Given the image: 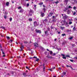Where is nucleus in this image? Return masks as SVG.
I'll list each match as a JSON object with an SVG mask.
<instances>
[{
	"mask_svg": "<svg viewBox=\"0 0 77 77\" xmlns=\"http://www.w3.org/2000/svg\"><path fill=\"white\" fill-rule=\"evenodd\" d=\"M11 73L12 74H14V72H12Z\"/></svg>",
	"mask_w": 77,
	"mask_h": 77,
	"instance_id": "63",
	"label": "nucleus"
},
{
	"mask_svg": "<svg viewBox=\"0 0 77 77\" xmlns=\"http://www.w3.org/2000/svg\"><path fill=\"white\" fill-rule=\"evenodd\" d=\"M24 12V10L23 9H21L20 11H19V12H20V13H23V12Z\"/></svg>",
	"mask_w": 77,
	"mask_h": 77,
	"instance_id": "5",
	"label": "nucleus"
},
{
	"mask_svg": "<svg viewBox=\"0 0 77 77\" xmlns=\"http://www.w3.org/2000/svg\"><path fill=\"white\" fill-rule=\"evenodd\" d=\"M56 53H54L52 55V56H55L56 55Z\"/></svg>",
	"mask_w": 77,
	"mask_h": 77,
	"instance_id": "32",
	"label": "nucleus"
},
{
	"mask_svg": "<svg viewBox=\"0 0 77 77\" xmlns=\"http://www.w3.org/2000/svg\"><path fill=\"white\" fill-rule=\"evenodd\" d=\"M7 39H10V37L9 36H7Z\"/></svg>",
	"mask_w": 77,
	"mask_h": 77,
	"instance_id": "37",
	"label": "nucleus"
},
{
	"mask_svg": "<svg viewBox=\"0 0 77 77\" xmlns=\"http://www.w3.org/2000/svg\"><path fill=\"white\" fill-rule=\"evenodd\" d=\"M46 22H48V20H47V19H45V20H44L43 21V23H46Z\"/></svg>",
	"mask_w": 77,
	"mask_h": 77,
	"instance_id": "9",
	"label": "nucleus"
},
{
	"mask_svg": "<svg viewBox=\"0 0 77 77\" xmlns=\"http://www.w3.org/2000/svg\"><path fill=\"white\" fill-rule=\"evenodd\" d=\"M63 74L64 75H65L66 74V72H63Z\"/></svg>",
	"mask_w": 77,
	"mask_h": 77,
	"instance_id": "21",
	"label": "nucleus"
},
{
	"mask_svg": "<svg viewBox=\"0 0 77 77\" xmlns=\"http://www.w3.org/2000/svg\"><path fill=\"white\" fill-rule=\"evenodd\" d=\"M45 33V35H48V31H44Z\"/></svg>",
	"mask_w": 77,
	"mask_h": 77,
	"instance_id": "12",
	"label": "nucleus"
},
{
	"mask_svg": "<svg viewBox=\"0 0 77 77\" xmlns=\"http://www.w3.org/2000/svg\"><path fill=\"white\" fill-rule=\"evenodd\" d=\"M41 49L42 50H45V49L44 48H42V47H41Z\"/></svg>",
	"mask_w": 77,
	"mask_h": 77,
	"instance_id": "36",
	"label": "nucleus"
},
{
	"mask_svg": "<svg viewBox=\"0 0 77 77\" xmlns=\"http://www.w3.org/2000/svg\"><path fill=\"white\" fill-rule=\"evenodd\" d=\"M60 27L61 29H62V30H63V29H65V27H62V26H60Z\"/></svg>",
	"mask_w": 77,
	"mask_h": 77,
	"instance_id": "18",
	"label": "nucleus"
},
{
	"mask_svg": "<svg viewBox=\"0 0 77 77\" xmlns=\"http://www.w3.org/2000/svg\"><path fill=\"white\" fill-rule=\"evenodd\" d=\"M63 23H66V24H68V23L66 22V21H65V20H63Z\"/></svg>",
	"mask_w": 77,
	"mask_h": 77,
	"instance_id": "19",
	"label": "nucleus"
},
{
	"mask_svg": "<svg viewBox=\"0 0 77 77\" xmlns=\"http://www.w3.org/2000/svg\"><path fill=\"white\" fill-rule=\"evenodd\" d=\"M24 44H27V43H28V42H26L25 41L24 42Z\"/></svg>",
	"mask_w": 77,
	"mask_h": 77,
	"instance_id": "40",
	"label": "nucleus"
},
{
	"mask_svg": "<svg viewBox=\"0 0 77 77\" xmlns=\"http://www.w3.org/2000/svg\"><path fill=\"white\" fill-rule=\"evenodd\" d=\"M71 24H72V22L70 21L69 22V24L70 25Z\"/></svg>",
	"mask_w": 77,
	"mask_h": 77,
	"instance_id": "26",
	"label": "nucleus"
},
{
	"mask_svg": "<svg viewBox=\"0 0 77 77\" xmlns=\"http://www.w3.org/2000/svg\"><path fill=\"white\" fill-rule=\"evenodd\" d=\"M51 29H54V27L52 26H51Z\"/></svg>",
	"mask_w": 77,
	"mask_h": 77,
	"instance_id": "45",
	"label": "nucleus"
},
{
	"mask_svg": "<svg viewBox=\"0 0 77 77\" xmlns=\"http://www.w3.org/2000/svg\"><path fill=\"white\" fill-rule=\"evenodd\" d=\"M61 56H65V55L63 54H62Z\"/></svg>",
	"mask_w": 77,
	"mask_h": 77,
	"instance_id": "64",
	"label": "nucleus"
},
{
	"mask_svg": "<svg viewBox=\"0 0 77 77\" xmlns=\"http://www.w3.org/2000/svg\"><path fill=\"white\" fill-rule=\"evenodd\" d=\"M66 57H70L68 55H66Z\"/></svg>",
	"mask_w": 77,
	"mask_h": 77,
	"instance_id": "41",
	"label": "nucleus"
},
{
	"mask_svg": "<svg viewBox=\"0 0 77 77\" xmlns=\"http://www.w3.org/2000/svg\"><path fill=\"white\" fill-rule=\"evenodd\" d=\"M35 31L36 33H41V30H38V29H35Z\"/></svg>",
	"mask_w": 77,
	"mask_h": 77,
	"instance_id": "3",
	"label": "nucleus"
},
{
	"mask_svg": "<svg viewBox=\"0 0 77 77\" xmlns=\"http://www.w3.org/2000/svg\"><path fill=\"white\" fill-rule=\"evenodd\" d=\"M2 54H5V53L3 52V51H2Z\"/></svg>",
	"mask_w": 77,
	"mask_h": 77,
	"instance_id": "53",
	"label": "nucleus"
},
{
	"mask_svg": "<svg viewBox=\"0 0 77 77\" xmlns=\"http://www.w3.org/2000/svg\"><path fill=\"white\" fill-rule=\"evenodd\" d=\"M47 30L48 31H50V28L48 27L47 28Z\"/></svg>",
	"mask_w": 77,
	"mask_h": 77,
	"instance_id": "38",
	"label": "nucleus"
},
{
	"mask_svg": "<svg viewBox=\"0 0 77 77\" xmlns=\"http://www.w3.org/2000/svg\"><path fill=\"white\" fill-rule=\"evenodd\" d=\"M67 12H69V13H70V11H69V10H68Z\"/></svg>",
	"mask_w": 77,
	"mask_h": 77,
	"instance_id": "48",
	"label": "nucleus"
},
{
	"mask_svg": "<svg viewBox=\"0 0 77 77\" xmlns=\"http://www.w3.org/2000/svg\"><path fill=\"white\" fill-rule=\"evenodd\" d=\"M29 15L30 16H32V14H33V11L32 10H30L29 11Z\"/></svg>",
	"mask_w": 77,
	"mask_h": 77,
	"instance_id": "2",
	"label": "nucleus"
},
{
	"mask_svg": "<svg viewBox=\"0 0 77 77\" xmlns=\"http://www.w3.org/2000/svg\"><path fill=\"white\" fill-rule=\"evenodd\" d=\"M44 16V13H43L42 12H41V17H43Z\"/></svg>",
	"mask_w": 77,
	"mask_h": 77,
	"instance_id": "10",
	"label": "nucleus"
},
{
	"mask_svg": "<svg viewBox=\"0 0 77 77\" xmlns=\"http://www.w3.org/2000/svg\"><path fill=\"white\" fill-rule=\"evenodd\" d=\"M21 8V7H19L18 8V9H20Z\"/></svg>",
	"mask_w": 77,
	"mask_h": 77,
	"instance_id": "46",
	"label": "nucleus"
},
{
	"mask_svg": "<svg viewBox=\"0 0 77 77\" xmlns=\"http://www.w3.org/2000/svg\"><path fill=\"white\" fill-rule=\"evenodd\" d=\"M47 57H48V58H50V59H52V58H53V57H48V56H47Z\"/></svg>",
	"mask_w": 77,
	"mask_h": 77,
	"instance_id": "17",
	"label": "nucleus"
},
{
	"mask_svg": "<svg viewBox=\"0 0 77 77\" xmlns=\"http://www.w3.org/2000/svg\"><path fill=\"white\" fill-rule=\"evenodd\" d=\"M1 27L2 29H5V27H4L3 26H1Z\"/></svg>",
	"mask_w": 77,
	"mask_h": 77,
	"instance_id": "29",
	"label": "nucleus"
},
{
	"mask_svg": "<svg viewBox=\"0 0 77 77\" xmlns=\"http://www.w3.org/2000/svg\"><path fill=\"white\" fill-rule=\"evenodd\" d=\"M10 21H12V17H10Z\"/></svg>",
	"mask_w": 77,
	"mask_h": 77,
	"instance_id": "27",
	"label": "nucleus"
},
{
	"mask_svg": "<svg viewBox=\"0 0 77 77\" xmlns=\"http://www.w3.org/2000/svg\"><path fill=\"white\" fill-rule=\"evenodd\" d=\"M39 60V59H38V58H37V59L36 60H35L37 62H38V60Z\"/></svg>",
	"mask_w": 77,
	"mask_h": 77,
	"instance_id": "47",
	"label": "nucleus"
},
{
	"mask_svg": "<svg viewBox=\"0 0 77 77\" xmlns=\"http://www.w3.org/2000/svg\"><path fill=\"white\" fill-rule=\"evenodd\" d=\"M72 47H74V45H75L74 44H72Z\"/></svg>",
	"mask_w": 77,
	"mask_h": 77,
	"instance_id": "55",
	"label": "nucleus"
},
{
	"mask_svg": "<svg viewBox=\"0 0 77 77\" xmlns=\"http://www.w3.org/2000/svg\"><path fill=\"white\" fill-rule=\"evenodd\" d=\"M7 18V17L6 16L4 15V18H5V19H6Z\"/></svg>",
	"mask_w": 77,
	"mask_h": 77,
	"instance_id": "43",
	"label": "nucleus"
},
{
	"mask_svg": "<svg viewBox=\"0 0 77 77\" xmlns=\"http://www.w3.org/2000/svg\"><path fill=\"white\" fill-rule=\"evenodd\" d=\"M50 54L52 55L53 54V51H50Z\"/></svg>",
	"mask_w": 77,
	"mask_h": 77,
	"instance_id": "20",
	"label": "nucleus"
},
{
	"mask_svg": "<svg viewBox=\"0 0 77 77\" xmlns=\"http://www.w3.org/2000/svg\"><path fill=\"white\" fill-rule=\"evenodd\" d=\"M40 5H43V2H41V3H39L38 4Z\"/></svg>",
	"mask_w": 77,
	"mask_h": 77,
	"instance_id": "31",
	"label": "nucleus"
},
{
	"mask_svg": "<svg viewBox=\"0 0 77 77\" xmlns=\"http://www.w3.org/2000/svg\"><path fill=\"white\" fill-rule=\"evenodd\" d=\"M34 45L35 47H38V44L37 43H34Z\"/></svg>",
	"mask_w": 77,
	"mask_h": 77,
	"instance_id": "4",
	"label": "nucleus"
},
{
	"mask_svg": "<svg viewBox=\"0 0 77 77\" xmlns=\"http://www.w3.org/2000/svg\"><path fill=\"white\" fill-rule=\"evenodd\" d=\"M45 54H47V52H45Z\"/></svg>",
	"mask_w": 77,
	"mask_h": 77,
	"instance_id": "54",
	"label": "nucleus"
},
{
	"mask_svg": "<svg viewBox=\"0 0 77 77\" xmlns=\"http://www.w3.org/2000/svg\"><path fill=\"white\" fill-rule=\"evenodd\" d=\"M73 39V37H71L69 38V39L70 40H71V39Z\"/></svg>",
	"mask_w": 77,
	"mask_h": 77,
	"instance_id": "22",
	"label": "nucleus"
},
{
	"mask_svg": "<svg viewBox=\"0 0 77 77\" xmlns=\"http://www.w3.org/2000/svg\"><path fill=\"white\" fill-rule=\"evenodd\" d=\"M29 21H32V19H29Z\"/></svg>",
	"mask_w": 77,
	"mask_h": 77,
	"instance_id": "34",
	"label": "nucleus"
},
{
	"mask_svg": "<svg viewBox=\"0 0 77 77\" xmlns=\"http://www.w3.org/2000/svg\"><path fill=\"white\" fill-rule=\"evenodd\" d=\"M73 15H75V14H76V12L75 11L74 12V11H73Z\"/></svg>",
	"mask_w": 77,
	"mask_h": 77,
	"instance_id": "30",
	"label": "nucleus"
},
{
	"mask_svg": "<svg viewBox=\"0 0 77 77\" xmlns=\"http://www.w3.org/2000/svg\"><path fill=\"white\" fill-rule=\"evenodd\" d=\"M68 2V0H64V2L66 3V4H67V3Z\"/></svg>",
	"mask_w": 77,
	"mask_h": 77,
	"instance_id": "15",
	"label": "nucleus"
},
{
	"mask_svg": "<svg viewBox=\"0 0 77 77\" xmlns=\"http://www.w3.org/2000/svg\"><path fill=\"white\" fill-rule=\"evenodd\" d=\"M76 8H77L75 7H73V9H74V10H75V9H76Z\"/></svg>",
	"mask_w": 77,
	"mask_h": 77,
	"instance_id": "42",
	"label": "nucleus"
},
{
	"mask_svg": "<svg viewBox=\"0 0 77 77\" xmlns=\"http://www.w3.org/2000/svg\"><path fill=\"white\" fill-rule=\"evenodd\" d=\"M53 13H50L49 14V15H48V17H51L53 15Z\"/></svg>",
	"mask_w": 77,
	"mask_h": 77,
	"instance_id": "11",
	"label": "nucleus"
},
{
	"mask_svg": "<svg viewBox=\"0 0 77 77\" xmlns=\"http://www.w3.org/2000/svg\"><path fill=\"white\" fill-rule=\"evenodd\" d=\"M52 21H53L54 22H56V19H54L52 20Z\"/></svg>",
	"mask_w": 77,
	"mask_h": 77,
	"instance_id": "25",
	"label": "nucleus"
},
{
	"mask_svg": "<svg viewBox=\"0 0 77 77\" xmlns=\"http://www.w3.org/2000/svg\"><path fill=\"white\" fill-rule=\"evenodd\" d=\"M45 67H44L43 68V71L44 72L45 71Z\"/></svg>",
	"mask_w": 77,
	"mask_h": 77,
	"instance_id": "23",
	"label": "nucleus"
},
{
	"mask_svg": "<svg viewBox=\"0 0 77 77\" xmlns=\"http://www.w3.org/2000/svg\"><path fill=\"white\" fill-rule=\"evenodd\" d=\"M68 8L69 9V8H71V9L72 8V7H71V6H69Z\"/></svg>",
	"mask_w": 77,
	"mask_h": 77,
	"instance_id": "49",
	"label": "nucleus"
},
{
	"mask_svg": "<svg viewBox=\"0 0 77 77\" xmlns=\"http://www.w3.org/2000/svg\"><path fill=\"white\" fill-rule=\"evenodd\" d=\"M36 5H34V8H36Z\"/></svg>",
	"mask_w": 77,
	"mask_h": 77,
	"instance_id": "60",
	"label": "nucleus"
},
{
	"mask_svg": "<svg viewBox=\"0 0 77 77\" xmlns=\"http://www.w3.org/2000/svg\"><path fill=\"white\" fill-rule=\"evenodd\" d=\"M26 6H27V7H28L29 6V4H27L26 5Z\"/></svg>",
	"mask_w": 77,
	"mask_h": 77,
	"instance_id": "52",
	"label": "nucleus"
},
{
	"mask_svg": "<svg viewBox=\"0 0 77 77\" xmlns=\"http://www.w3.org/2000/svg\"><path fill=\"white\" fill-rule=\"evenodd\" d=\"M21 47H20V48H21V50L20 51H21L22 50H23V48H24V46H23V45H22Z\"/></svg>",
	"mask_w": 77,
	"mask_h": 77,
	"instance_id": "6",
	"label": "nucleus"
},
{
	"mask_svg": "<svg viewBox=\"0 0 77 77\" xmlns=\"http://www.w3.org/2000/svg\"><path fill=\"white\" fill-rule=\"evenodd\" d=\"M75 29H75V27H73V30H75Z\"/></svg>",
	"mask_w": 77,
	"mask_h": 77,
	"instance_id": "35",
	"label": "nucleus"
},
{
	"mask_svg": "<svg viewBox=\"0 0 77 77\" xmlns=\"http://www.w3.org/2000/svg\"><path fill=\"white\" fill-rule=\"evenodd\" d=\"M60 32H58V34H60Z\"/></svg>",
	"mask_w": 77,
	"mask_h": 77,
	"instance_id": "61",
	"label": "nucleus"
},
{
	"mask_svg": "<svg viewBox=\"0 0 77 77\" xmlns=\"http://www.w3.org/2000/svg\"><path fill=\"white\" fill-rule=\"evenodd\" d=\"M68 7H66V8H65L64 9V12H66L67 10H68Z\"/></svg>",
	"mask_w": 77,
	"mask_h": 77,
	"instance_id": "7",
	"label": "nucleus"
},
{
	"mask_svg": "<svg viewBox=\"0 0 77 77\" xmlns=\"http://www.w3.org/2000/svg\"><path fill=\"white\" fill-rule=\"evenodd\" d=\"M54 18H55V17H54V16H53L52 17V19H55Z\"/></svg>",
	"mask_w": 77,
	"mask_h": 77,
	"instance_id": "50",
	"label": "nucleus"
},
{
	"mask_svg": "<svg viewBox=\"0 0 77 77\" xmlns=\"http://www.w3.org/2000/svg\"><path fill=\"white\" fill-rule=\"evenodd\" d=\"M43 7L44 8H45V6L44 5H43Z\"/></svg>",
	"mask_w": 77,
	"mask_h": 77,
	"instance_id": "58",
	"label": "nucleus"
},
{
	"mask_svg": "<svg viewBox=\"0 0 77 77\" xmlns=\"http://www.w3.org/2000/svg\"><path fill=\"white\" fill-rule=\"evenodd\" d=\"M20 44L21 46L23 45V44L22 43H20Z\"/></svg>",
	"mask_w": 77,
	"mask_h": 77,
	"instance_id": "59",
	"label": "nucleus"
},
{
	"mask_svg": "<svg viewBox=\"0 0 77 77\" xmlns=\"http://www.w3.org/2000/svg\"><path fill=\"white\" fill-rule=\"evenodd\" d=\"M70 60L71 62H73L74 61V60Z\"/></svg>",
	"mask_w": 77,
	"mask_h": 77,
	"instance_id": "39",
	"label": "nucleus"
},
{
	"mask_svg": "<svg viewBox=\"0 0 77 77\" xmlns=\"http://www.w3.org/2000/svg\"><path fill=\"white\" fill-rule=\"evenodd\" d=\"M43 9L44 12H45V11H46V9H45V8H43Z\"/></svg>",
	"mask_w": 77,
	"mask_h": 77,
	"instance_id": "14",
	"label": "nucleus"
},
{
	"mask_svg": "<svg viewBox=\"0 0 77 77\" xmlns=\"http://www.w3.org/2000/svg\"><path fill=\"white\" fill-rule=\"evenodd\" d=\"M10 41H11V42H13V41H12V40H11V39L10 40Z\"/></svg>",
	"mask_w": 77,
	"mask_h": 77,
	"instance_id": "62",
	"label": "nucleus"
},
{
	"mask_svg": "<svg viewBox=\"0 0 77 77\" xmlns=\"http://www.w3.org/2000/svg\"><path fill=\"white\" fill-rule=\"evenodd\" d=\"M34 26L35 27H36V26H37V22L36 21H35L34 22Z\"/></svg>",
	"mask_w": 77,
	"mask_h": 77,
	"instance_id": "8",
	"label": "nucleus"
},
{
	"mask_svg": "<svg viewBox=\"0 0 77 77\" xmlns=\"http://www.w3.org/2000/svg\"><path fill=\"white\" fill-rule=\"evenodd\" d=\"M33 58H35V59H37V57H33Z\"/></svg>",
	"mask_w": 77,
	"mask_h": 77,
	"instance_id": "56",
	"label": "nucleus"
},
{
	"mask_svg": "<svg viewBox=\"0 0 77 77\" xmlns=\"http://www.w3.org/2000/svg\"><path fill=\"white\" fill-rule=\"evenodd\" d=\"M9 2H8L6 3V5L7 6H9Z\"/></svg>",
	"mask_w": 77,
	"mask_h": 77,
	"instance_id": "13",
	"label": "nucleus"
},
{
	"mask_svg": "<svg viewBox=\"0 0 77 77\" xmlns=\"http://www.w3.org/2000/svg\"><path fill=\"white\" fill-rule=\"evenodd\" d=\"M69 20L70 21H72V19H69Z\"/></svg>",
	"mask_w": 77,
	"mask_h": 77,
	"instance_id": "51",
	"label": "nucleus"
},
{
	"mask_svg": "<svg viewBox=\"0 0 77 77\" xmlns=\"http://www.w3.org/2000/svg\"><path fill=\"white\" fill-rule=\"evenodd\" d=\"M51 68H52V69H55V67L53 66Z\"/></svg>",
	"mask_w": 77,
	"mask_h": 77,
	"instance_id": "44",
	"label": "nucleus"
},
{
	"mask_svg": "<svg viewBox=\"0 0 77 77\" xmlns=\"http://www.w3.org/2000/svg\"><path fill=\"white\" fill-rule=\"evenodd\" d=\"M59 1H57V2H55L54 3L56 4H57V3H59Z\"/></svg>",
	"mask_w": 77,
	"mask_h": 77,
	"instance_id": "24",
	"label": "nucleus"
},
{
	"mask_svg": "<svg viewBox=\"0 0 77 77\" xmlns=\"http://www.w3.org/2000/svg\"><path fill=\"white\" fill-rule=\"evenodd\" d=\"M23 75H24V76H27V75H26V73H23Z\"/></svg>",
	"mask_w": 77,
	"mask_h": 77,
	"instance_id": "16",
	"label": "nucleus"
},
{
	"mask_svg": "<svg viewBox=\"0 0 77 77\" xmlns=\"http://www.w3.org/2000/svg\"><path fill=\"white\" fill-rule=\"evenodd\" d=\"M61 35L64 36H66V34H62Z\"/></svg>",
	"mask_w": 77,
	"mask_h": 77,
	"instance_id": "28",
	"label": "nucleus"
},
{
	"mask_svg": "<svg viewBox=\"0 0 77 77\" xmlns=\"http://www.w3.org/2000/svg\"><path fill=\"white\" fill-rule=\"evenodd\" d=\"M26 68H27V69H28L29 70V67H27V66H26Z\"/></svg>",
	"mask_w": 77,
	"mask_h": 77,
	"instance_id": "57",
	"label": "nucleus"
},
{
	"mask_svg": "<svg viewBox=\"0 0 77 77\" xmlns=\"http://www.w3.org/2000/svg\"><path fill=\"white\" fill-rule=\"evenodd\" d=\"M68 17L65 14H64V16L63 17V20H66Z\"/></svg>",
	"mask_w": 77,
	"mask_h": 77,
	"instance_id": "1",
	"label": "nucleus"
},
{
	"mask_svg": "<svg viewBox=\"0 0 77 77\" xmlns=\"http://www.w3.org/2000/svg\"><path fill=\"white\" fill-rule=\"evenodd\" d=\"M63 59H66V58L65 57V56L63 57Z\"/></svg>",
	"mask_w": 77,
	"mask_h": 77,
	"instance_id": "33",
	"label": "nucleus"
}]
</instances>
